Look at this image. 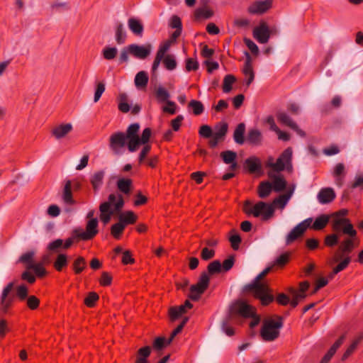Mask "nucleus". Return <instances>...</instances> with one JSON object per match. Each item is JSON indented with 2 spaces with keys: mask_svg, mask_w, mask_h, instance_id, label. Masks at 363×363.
<instances>
[{
  "mask_svg": "<svg viewBox=\"0 0 363 363\" xmlns=\"http://www.w3.org/2000/svg\"><path fill=\"white\" fill-rule=\"evenodd\" d=\"M331 227L333 231L342 232L343 235L348 236L341 242L333 257L332 262H337L344 256H350L354 249V240L357 238V232L349 218H337L333 219L331 222Z\"/></svg>",
  "mask_w": 363,
  "mask_h": 363,
  "instance_id": "nucleus-1",
  "label": "nucleus"
},
{
  "mask_svg": "<svg viewBox=\"0 0 363 363\" xmlns=\"http://www.w3.org/2000/svg\"><path fill=\"white\" fill-rule=\"evenodd\" d=\"M272 267L273 265L265 268L251 283L245 285L243 289L245 292H251L255 298L260 301L262 306H268L274 300L269 286L261 282V280L271 272Z\"/></svg>",
  "mask_w": 363,
  "mask_h": 363,
  "instance_id": "nucleus-2",
  "label": "nucleus"
},
{
  "mask_svg": "<svg viewBox=\"0 0 363 363\" xmlns=\"http://www.w3.org/2000/svg\"><path fill=\"white\" fill-rule=\"evenodd\" d=\"M124 199L121 194H111L106 201L99 205V218L104 225H107L114 213L121 212L124 206Z\"/></svg>",
  "mask_w": 363,
  "mask_h": 363,
  "instance_id": "nucleus-3",
  "label": "nucleus"
},
{
  "mask_svg": "<svg viewBox=\"0 0 363 363\" xmlns=\"http://www.w3.org/2000/svg\"><path fill=\"white\" fill-rule=\"evenodd\" d=\"M250 201H245L244 203L243 211L247 215H253L254 217L261 216L263 221L268 220L274 217V210L270 203L264 201H258L252 207Z\"/></svg>",
  "mask_w": 363,
  "mask_h": 363,
  "instance_id": "nucleus-4",
  "label": "nucleus"
},
{
  "mask_svg": "<svg viewBox=\"0 0 363 363\" xmlns=\"http://www.w3.org/2000/svg\"><path fill=\"white\" fill-rule=\"evenodd\" d=\"M277 320L269 318L263 321L260 330V335L263 340L271 342L279 337L280 335L279 330L283 327L284 322L281 316H277Z\"/></svg>",
  "mask_w": 363,
  "mask_h": 363,
  "instance_id": "nucleus-5",
  "label": "nucleus"
},
{
  "mask_svg": "<svg viewBox=\"0 0 363 363\" xmlns=\"http://www.w3.org/2000/svg\"><path fill=\"white\" fill-rule=\"evenodd\" d=\"M35 252L28 251L20 256L17 262L24 264L28 270H33L36 277L42 278L47 274V271L44 267L43 262L35 263Z\"/></svg>",
  "mask_w": 363,
  "mask_h": 363,
  "instance_id": "nucleus-6",
  "label": "nucleus"
},
{
  "mask_svg": "<svg viewBox=\"0 0 363 363\" xmlns=\"http://www.w3.org/2000/svg\"><path fill=\"white\" fill-rule=\"evenodd\" d=\"M256 308L254 306L242 299L235 301L229 307V313L231 316H240L245 319L252 316Z\"/></svg>",
  "mask_w": 363,
  "mask_h": 363,
  "instance_id": "nucleus-7",
  "label": "nucleus"
},
{
  "mask_svg": "<svg viewBox=\"0 0 363 363\" xmlns=\"http://www.w3.org/2000/svg\"><path fill=\"white\" fill-rule=\"evenodd\" d=\"M209 284L210 277L207 274V272H201L198 282L196 284H193L190 286L189 294L188 295L189 298L194 301H199L201 295L208 288Z\"/></svg>",
  "mask_w": 363,
  "mask_h": 363,
  "instance_id": "nucleus-8",
  "label": "nucleus"
},
{
  "mask_svg": "<svg viewBox=\"0 0 363 363\" xmlns=\"http://www.w3.org/2000/svg\"><path fill=\"white\" fill-rule=\"evenodd\" d=\"M291 159L292 150L288 147L282 152L276 162H273V158L269 157L267 167H271L274 172H279L284 170L288 165L291 166Z\"/></svg>",
  "mask_w": 363,
  "mask_h": 363,
  "instance_id": "nucleus-9",
  "label": "nucleus"
},
{
  "mask_svg": "<svg viewBox=\"0 0 363 363\" xmlns=\"http://www.w3.org/2000/svg\"><path fill=\"white\" fill-rule=\"evenodd\" d=\"M99 221L97 218L90 219L86 222L85 230L81 228H75L74 233L79 240L87 241L92 240L99 233Z\"/></svg>",
  "mask_w": 363,
  "mask_h": 363,
  "instance_id": "nucleus-10",
  "label": "nucleus"
},
{
  "mask_svg": "<svg viewBox=\"0 0 363 363\" xmlns=\"http://www.w3.org/2000/svg\"><path fill=\"white\" fill-rule=\"evenodd\" d=\"M14 282H9L3 289L0 297V312L3 314L8 313L15 301V295L11 294Z\"/></svg>",
  "mask_w": 363,
  "mask_h": 363,
  "instance_id": "nucleus-11",
  "label": "nucleus"
},
{
  "mask_svg": "<svg viewBox=\"0 0 363 363\" xmlns=\"http://www.w3.org/2000/svg\"><path fill=\"white\" fill-rule=\"evenodd\" d=\"M140 130V124L134 123L130 124L125 133V137L128 138V149L130 152H133L138 148V133Z\"/></svg>",
  "mask_w": 363,
  "mask_h": 363,
  "instance_id": "nucleus-12",
  "label": "nucleus"
},
{
  "mask_svg": "<svg viewBox=\"0 0 363 363\" xmlns=\"http://www.w3.org/2000/svg\"><path fill=\"white\" fill-rule=\"evenodd\" d=\"M272 30H269V27L267 23L262 21L259 26L255 27L253 30V37L261 44L267 43L271 36Z\"/></svg>",
  "mask_w": 363,
  "mask_h": 363,
  "instance_id": "nucleus-13",
  "label": "nucleus"
},
{
  "mask_svg": "<svg viewBox=\"0 0 363 363\" xmlns=\"http://www.w3.org/2000/svg\"><path fill=\"white\" fill-rule=\"evenodd\" d=\"M272 6V0L255 1L247 8V11L250 14L262 15L267 12Z\"/></svg>",
  "mask_w": 363,
  "mask_h": 363,
  "instance_id": "nucleus-14",
  "label": "nucleus"
},
{
  "mask_svg": "<svg viewBox=\"0 0 363 363\" xmlns=\"http://www.w3.org/2000/svg\"><path fill=\"white\" fill-rule=\"evenodd\" d=\"M128 138L123 132H116L112 134L109 139L110 148L116 154L120 151V149L123 147L126 144Z\"/></svg>",
  "mask_w": 363,
  "mask_h": 363,
  "instance_id": "nucleus-15",
  "label": "nucleus"
},
{
  "mask_svg": "<svg viewBox=\"0 0 363 363\" xmlns=\"http://www.w3.org/2000/svg\"><path fill=\"white\" fill-rule=\"evenodd\" d=\"M151 49L152 46L150 44L145 45L131 44L129 45L130 54L139 59H145L150 55Z\"/></svg>",
  "mask_w": 363,
  "mask_h": 363,
  "instance_id": "nucleus-16",
  "label": "nucleus"
},
{
  "mask_svg": "<svg viewBox=\"0 0 363 363\" xmlns=\"http://www.w3.org/2000/svg\"><path fill=\"white\" fill-rule=\"evenodd\" d=\"M335 193L332 188H323L317 195L318 200L321 204L331 203L335 199Z\"/></svg>",
  "mask_w": 363,
  "mask_h": 363,
  "instance_id": "nucleus-17",
  "label": "nucleus"
},
{
  "mask_svg": "<svg viewBox=\"0 0 363 363\" xmlns=\"http://www.w3.org/2000/svg\"><path fill=\"white\" fill-rule=\"evenodd\" d=\"M72 125L71 123H62L55 127L51 134L55 139L60 140L65 138L69 133L72 130Z\"/></svg>",
  "mask_w": 363,
  "mask_h": 363,
  "instance_id": "nucleus-18",
  "label": "nucleus"
},
{
  "mask_svg": "<svg viewBox=\"0 0 363 363\" xmlns=\"http://www.w3.org/2000/svg\"><path fill=\"white\" fill-rule=\"evenodd\" d=\"M268 177L272 179V189L276 192H280L286 187V181L281 175H276L271 172H268Z\"/></svg>",
  "mask_w": 363,
  "mask_h": 363,
  "instance_id": "nucleus-19",
  "label": "nucleus"
},
{
  "mask_svg": "<svg viewBox=\"0 0 363 363\" xmlns=\"http://www.w3.org/2000/svg\"><path fill=\"white\" fill-rule=\"evenodd\" d=\"M245 167L251 174L260 172L262 170V163L260 160L255 156L247 158L245 161Z\"/></svg>",
  "mask_w": 363,
  "mask_h": 363,
  "instance_id": "nucleus-20",
  "label": "nucleus"
},
{
  "mask_svg": "<svg viewBox=\"0 0 363 363\" xmlns=\"http://www.w3.org/2000/svg\"><path fill=\"white\" fill-rule=\"evenodd\" d=\"M292 194L293 190H289L286 194L279 195L278 197L275 198L272 203H270V205L273 206L274 211L276 208L283 209L291 197Z\"/></svg>",
  "mask_w": 363,
  "mask_h": 363,
  "instance_id": "nucleus-21",
  "label": "nucleus"
},
{
  "mask_svg": "<svg viewBox=\"0 0 363 363\" xmlns=\"http://www.w3.org/2000/svg\"><path fill=\"white\" fill-rule=\"evenodd\" d=\"M247 141L252 145H260L262 141V135L258 129L252 128L248 130Z\"/></svg>",
  "mask_w": 363,
  "mask_h": 363,
  "instance_id": "nucleus-22",
  "label": "nucleus"
},
{
  "mask_svg": "<svg viewBox=\"0 0 363 363\" xmlns=\"http://www.w3.org/2000/svg\"><path fill=\"white\" fill-rule=\"evenodd\" d=\"M62 199L65 203L67 205H74L75 201L72 196V182L70 180H67L63 189Z\"/></svg>",
  "mask_w": 363,
  "mask_h": 363,
  "instance_id": "nucleus-23",
  "label": "nucleus"
},
{
  "mask_svg": "<svg viewBox=\"0 0 363 363\" xmlns=\"http://www.w3.org/2000/svg\"><path fill=\"white\" fill-rule=\"evenodd\" d=\"M137 215L132 211H125L118 216V221L125 226L134 224L137 221Z\"/></svg>",
  "mask_w": 363,
  "mask_h": 363,
  "instance_id": "nucleus-24",
  "label": "nucleus"
},
{
  "mask_svg": "<svg viewBox=\"0 0 363 363\" xmlns=\"http://www.w3.org/2000/svg\"><path fill=\"white\" fill-rule=\"evenodd\" d=\"M305 232L301 228V225H296L286 235V245H290L295 240L303 236Z\"/></svg>",
  "mask_w": 363,
  "mask_h": 363,
  "instance_id": "nucleus-25",
  "label": "nucleus"
},
{
  "mask_svg": "<svg viewBox=\"0 0 363 363\" xmlns=\"http://www.w3.org/2000/svg\"><path fill=\"white\" fill-rule=\"evenodd\" d=\"M130 30L136 35L142 36L144 27L143 23L138 19L130 18L128 21Z\"/></svg>",
  "mask_w": 363,
  "mask_h": 363,
  "instance_id": "nucleus-26",
  "label": "nucleus"
},
{
  "mask_svg": "<svg viewBox=\"0 0 363 363\" xmlns=\"http://www.w3.org/2000/svg\"><path fill=\"white\" fill-rule=\"evenodd\" d=\"M272 190V184L268 181H264L259 183L257 194L259 198L265 199L269 196Z\"/></svg>",
  "mask_w": 363,
  "mask_h": 363,
  "instance_id": "nucleus-27",
  "label": "nucleus"
},
{
  "mask_svg": "<svg viewBox=\"0 0 363 363\" xmlns=\"http://www.w3.org/2000/svg\"><path fill=\"white\" fill-rule=\"evenodd\" d=\"M330 216L326 214H321L317 217L311 225V228L314 230H323L328 225Z\"/></svg>",
  "mask_w": 363,
  "mask_h": 363,
  "instance_id": "nucleus-28",
  "label": "nucleus"
},
{
  "mask_svg": "<svg viewBox=\"0 0 363 363\" xmlns=\"http://www.w3.org/2000/svg\"><path fill=\"white\" fill-rule=\"evenodd\" d=\"M68 265V256L66 254L60 253L57 255L53 262V267L57 272H62Z\"/></svg>",
  "mask_w": 363,
  "mask_h": 363,
  "instance_id": "nucleus-29",
  "label": "nucleus"
},
{
  "mask_svg": "<svg viewBox=\"0 0 363 363\" xmlns=\"http://www.w3.org/2000/svg\"><path fill=\"white\" fill-rule=\"evenodd\" d=\"M105 172L104 170L95 172L91 177L90 182L95 191H98L103 184Z\"/></svg>",
  "mask_w": 363,
  "mask_h": 363,
  "instance_id": "nucleus-30",
  "label": "nucleus"
},
{
  "mask_svg": "<svg viewBox=\"0 0 363 363\" xmlns=\"http://www.w3.org/2000/svg\"><path fill=\"white\" fill-rule=\"evenodd\" d=\"M132 184L133 182L130 179L121 178L117 182V188L121 192L129 194L131 191Z\"/></svg>",
  "mask_w": 363,
  "mask_h": 363,
  "instance_id": "nucleus-31",
  "label": "nucleus"
},
{
  "mask_svg": "<svg viewBox=\"0 0 363 363\" xmlns=\"http://www.w3.org/2000/svg\"><path fill=\"white\" fill-rule=\"evenodd\" d=\"M86 267V261L84 257L79 256L77 257L73 263L72 268L74 273L77 275L80 274Z\"/></svg>",
  "mask_w": 363,
  "mask_h": 363,
  "instance_id": "nucleus-32",
  "label": "nucleus"
},
{
  "mask_svg": "<svg viewBox=\"0 0 363 363\" xmlns=\"http://www.w3.org/2000/svg\"><path fill=\"white\" fill-rule=\"evenodd\" d=\"M245 132V125L243 123H239L233 133V138L236 143L242 145L245 142L244 134Z\"/></svg>",
  "mask_w": 363,
  "mask_h": 363,
  "instance_id": "nucleus-33",
  "label": "nucleus"
},
{
  "mask_svg": "<svg viewBox=\"0 0 363 363\" xmlns=\"http://www.w3.org/2000/svg\"><path fill=\"white\" fill-rule=\"evenodd\" d=\"M333 232L334 233L326 235L324 239V244L327 247H333L337 245L339 242L340 237L342 234V232Z\"/></svg>",
  "mask_w": 363,
  "mask_h": 363,
  "instance_id": "nucleus-34",
  "label": "nucleus"
},
{
  "mask_svg": "<svg viewBox=\"0 0 363 363\" xmlns=\"http://www.w3.org/2000/svg\"><path fill=\"white\" fill-rule=\"evenodd\" d=\"M277 118L281 123L289 127L290 128H297V124L286 113H278L277 114Z\"/></svg>",
  "mask_w": 363,
  "mask_h": 363,
  "instance_id": "nucleus-35",
  "label": "nucleus"
},
{
  "mask_svg": "<svg viewBox=\"0 0 363 363\" xmlns=\"http://www.w3.org/2000/svg\"><path fill=\"white\" fill-rule=\"evenodd\" d=\"M126 33L123 25L121 23H118L116 28V41L118 45L125 43L126 40Z\"/></svg>",
  "mask_w": 363,
  "mask_h": 363,
  "instance_id": "nucleus-36",
  "label": "nucleus"
},
{
  "mask_svg": "<svg viewBox=\"0 0 363 363\" xmlns=\"http://www.w3.org/2000/svg\"><path fill=\"white\" fill-rule=\"evenodd\" d=\"M128 96L125 93H121L118 96V108L122 113H128L130 110V106L128 103Z\"/></svg>",
  "mask_w": 363,
  "mask_h": 363,
  "instance_id": "nucleus-37",
  "label": "nucleus"
},
{
  "mask_svg": "<svg viewBox=\"0 0 363 363\" xmlns=\"http://www.w3.org/2000/svg\"><path fill=\"white\" fill-rule=\"evenodd\" d=\"M228 125L225 122H220L215 126V133L213 135L222 140L228 133Z\"/></svg>",
  "mask_w": 363,
  "mask_h": 363,
  "instance_id": "nucleus-38",
  "label": "nucleus"
},
{
  "mask_svg": "<svg viewBox=\"0 0 363 363\" xmlns=\"http://www.w3.org/2000/svg\"><path fill=\"white\" fill-rule=\"evenodd\" d=\"M213 16V11L206 8H198L194 11L195 19H208Z\"/></svg>",
  "mask_w": 363,
  "mask_h": 363,
  "instance_id": "nucleus-39",
  "label": "nucleus"
},
{
  "mask_svg": "<svg viewBox=\"0 0 363 363\" xmlns=\"http://www.w3.org/2000/svg\"><path fill=\"white\" fill-rule=\"evenodd\" d=\"M148 75L145 71L139 72L135 77V84L137 87H145L148 83Z\"/></svg>",
  "mask_w": 363,
  "mask_h": 363,
  "instance_id": "nucleus-40",
  "label": "nucleus"
},
{
  "mask_svg": "<svg viewBox=\"0 0 363 363\" xmlns=\"http://www.w3.org/2000/svg\"><path fill=\"white\" fill-rule=\"evenodd\" d=\"M186 312V310L182 305L179 306H172L169 310V318L172 321L176 320Z\"/></svg>",
  "mask_w": 363,
  "mask_h": 363,
  "instance_id": "nucleus-41",
  "label": "nucleus"
},
{
  "mask_svg": "<svg viewBox=\"0 0 363 363\" xmlns=\"http://www.w3.org/2000/svg\"><path fill=\"white\" fill-rule=\"evenodd\" d=\"M188 107L192 109L193 113L196 116L201 115L204 111V106L201 101L197 100H191Z\"/></svg>",
  "mask_w": 363,
  "mask_h": 363,
  "instance_id": "nucleus-42",
  "label": "nucleus"
},
{
  "mask_svg": "<svg viewBox=\"0 0 363 363\" xmlns=\"http://www.w3.org/2000/svg\"><path fill=\"white\" fill-rule=\"evenodd\" d=\"M222 271L221 263L219 260H214L207 266V274L208 276L218 274Z\"/></svg>",
  "mask_w": 363,
  "mask_h": 363,
  "instance_id": "nucleus-43",
  "label": "nucleus"
},
{
  "mask_svg": "<svg viewBox=\"0 0 363 363\" xmlns=\"http://www.w3.org/2000/svg\"><path fill=\"white\" fill-rule=\"evenodd\" d=\"M125 226L119 221L111 227V235L115 239H119L125 229Z\"/></svg>",
  "mask_w": 363,
  "mask_h": 363,
  "instance_id": "nucleus-44",
  "label": "nucleus"
},
{
  "mask_svg": "<svg viewBox=\"0 0 363 363\" xmlns=\"http://www.w3.org/2000/svg\"><path fill=\"white\" fill-rule=\"evenodd\" d=\"M236 78L232 74H227L223 79V91L224 93H228L232 90L233 84Z\"/></svg>",
  "mask_w": 363,
  "mask_h": 363,
  "instance_id": "nucleus-45",
  "label": "nucleus"
},
{
  "mask_svg": "<svg viewBox=\"0 0 363 363\" xmlns=\"http://www.w3.org/2000/svg\"><path fill=\"white\" fill-rule=\"evenodd\" d=\"M350 256H344L338 262V264L334 267V273H339L345 269L351 262Z\"/></svg>",
  "mask_w": 363,
  "mask_h": 363,
  "instance_id": "nucleus-46",
  "label": "nucleus"
},
{
  "mask_svg": "<svg viewBox=\"0 0 363 363\" xmlns=\"http://www.w3.org/2000/svg\"><path fill=\"white\" fill-rule=\"evenodd\" d=\"M290 291L293 295V298L290 301L292 308H296L298 305V303L307 296V295H303V293L297 292L294 289H291Z\"/></svg>",
  "mask_w": 363,
  "mask_h": 363,
  "instance_id": "nucleus-47",
  "label": "nucleus"
},
{
  "mask_svg": "<svg viewBox=\"0 0 363 363\" xmlns=\"http://www.w3.org/2000/svg\"><path fill=\"white\" fill-rule=\"evenodd\" d=\"M164 65L167 70H174L177 67V61L173 55H167L162 59Z\"/></svg>",
  "mask_w": 363,
  "mask_h": 363,
  "instance_id": "nucleus-48",
  "label": "nucleus"
},
{
  "mask_svg": "<svg viewBox=\"0 0 363 363\" xmlns=\"http://www.w3.org/2000/svg\"><path fill=\"white\" fill-rule=\"evenodd\" d=\"M152 135V130L150 128H146L143 130L141 136H138V147L140 145H149L148 142Z\"/></svg>",
  "mask_w": 363,
  "mask_h": 363,
  "instance_id": "nucleus-49",
  "label": "nucleus"
},
{
  "mask_svg": "<svg viewBox=\"0 0 363 363\" xmlns=\"http://www.w3.org/2000/svg\"><path fill=\"white\" fill-rule=\"evenodd\" d=\"M345 339V335H342L330 347V348L327 352V354L330 357H333V355L336 353L337 349L342 345L344 340Z\"/></svg>",
  "mask_w": 363,
  "mask_h": 363,
  "instance_id": "nucleus-50",
  "label": "nucleus"
},
{
  "mask_svg": "<svg viewBox=\"0 0 363 363\" xmlns=\"http://www.w3.org/2000/svg\"><path fill=\"white\" fill-rule=\"evenodd\" d=\"M220 157L225 164H229L235 160L237 154L232 150H226L220 153Z\"/></svg>",
  "mask_w": 363,
  "mask_h": 363,
  "instance_id": "nucleus-51",
  "label": "nucleus"
},
{
  "mask_svg": "<svg viewBox=\"0 0 363 363\" xmlns=\"http://www.w3.org/2000/svg\"><path fill=\"white\" fill-rule=\"evenodd\" d=\"M99 296L96 292H89L84 299V304L89 308H92L96 305V302L99 300Z\"/></svg>",
  "mask_w": 363,
  "mask_h": 363,
  "instance_id": "nucleus-52",
  "label": "nucleus"
},
{
  "mask_svg": "<svg viewBox=\"0 0 363 363\" xmlns=\"http://www.w3.org/2000/svg\"><path fill=\"white\" fill-rule=\"evenodd\" d=\"M246 60L244 64V67L242 69V72L245 76L250 74L251 73H254L252 66V59L250 54L246 52Z\"/></svg>",
  "mask_w": 363,
  "mask_h": 363,
  "instance_id": "nucleus-53",
  "label": "nucleus"
},
{
  "mask_svg": "<svg viewBox=\"0 0 363 363\" xmlns=\"http://www.w3.org/2000/svg\"><path fill=\"white\" fill-rule=\"evenodd\" d=\"M117 52L116 48L106 47L103 50V57L107 60H111L116 57Z\"/></svg>",
  "mask_w": 363,
  "mask_h": 363,
  "instance_id": "nucleus-54",
  "label": "nucleus"
},
{
  "mask_svg": "<svg viewBox=\"0 0 363 363\" xmlns=\"http://www.w3.org/2000/svg\"><path fill=\"white\" fill-rule=\"evenodd\" d=\"M290 254L289 252H284L280 255L274 262V265L279 267L285 266L289 261Z\"/></svg>",
  "mask_w": 363,
  "mask_h": 363,
  "instance_id": "nucleus-55",
  "label": "nucleus"
},
{
  "mask_svg": "<svg viewBox=\"0 0 363 363\" xmlns=\"http://www.w3.org/2000/svg\"><path fill=\"white\" fill-rule=\"evenodd\" d=\"M360 341V338H358L352 342V343L347 347L346 351L344 352V354L342 356V360L345 361L346 360L355 350V349L357 347V345L359 344Z\"/></svg>",
  "mask_w": 363,
  "mask_h": 363,
  "instance_id": "nucleus-56",
  "label": "nucleus"
},
{
  "mask_svg": "<svg viewBox=\"0 0 363 363\" xmlns=\"http://www.w3.org/2000/svg\"><path fill=\"white\" fill-rule=\"evenodd\" d=\"M60 248L63 249V240L60 238L50 242L47 247V249L51 252H57Z\"/></svg>",
  "mask_w": 363,
  "mask_h": 363,
  "instance_id": "nucleus-57",
  "label": "nucleus"
},
{
  "mask_svg": "<svg viewBox=\"0 0 363 363\" xmlns=\"http://www.w3.org/2000/svg\"><path fill=\"white\" fill-rule=\"evenodd\" d=\"M151 350L152 349L150 346H145L140 348L137 352L136 358L148 360L147 358L150 355Z\"/></svg>",
  "mask_w": 363,
  "mask_h": 363,
  "instance_id": "nucleus-58",
  "label": "nucleus"
},
{
  "mask_svg": "<svg viewBox=\"0 0 363 363\" xmlns=\"http://www.w3.org/2000/svg\"><path fill=\"white\" fill-rule=\"evenodd\" d=\"M28 289L24 284H21L16 288V296L21 301H24L28 297Z\"/></svg>",
  "mask_w": 363,
  "mask_h": 363,
  "instance_id": "nucleus-59",
  "label": "nucleus"
},
{
  "mask_svg": "<svg viewBox=\"0 0 363 363\" xmlns=\"http://www.w3.org/2000/svg\"><path fill=\"white\" fill-rule=\"evenodd\" d=\"M166 346V339L164 337H157L152 342V348L157 351L162 350Z\"/></svg>",
  "mask_w": 363,
  "mask_h": 363,
  "instance_id": "nucleus-60",
  "label": "nucleus"
},
{
  "mask_svg": "<svg viewBox=\"0 0 363 363\" xmlns=\"http://www.w3.org/2000/svg\"><path fill=\"white\" fill-rule=\"evenodd\" d=\"M235 255H230L226 259L223 261V264H221L222 270L224 272L230 271L233 268L235 264Z\"/></svg>",
  "mask_w": 363,
  "mask_h": 363,
  "instance_id": "nucleus-61",
  "label": "nucleus"
},
{
  "mask_svg": "<svg viewBox=\"0 0 363 363\" xmlns=\"http://www.w3.org/2000/svg\"><path fill=\"white\" fill-rule=\"evenodd\" d=\"M169 96V92L163 87H159L156 91V97L160 101L167 102Z\"/></svg>",
  "mask_w": 363,
  "mask_h": 363,
  "instance_id": "nucleus-62",
  "label": "nucleus"
},
{
  "mask_svg": "<svg viewBox=\"0 0 363 363\" xmlns=\"http://www.w3.org/2000/svg\"><path fill=\"white\" fill-rule=\"evenodd\" d=\"M199 65L196 59L187 58L186 60V70L187 72L196 71L199 69Z\"/></svg>",
  "mask_w": 363,
  "mask_h": 363,
  "instance_id": "nucleus-63",
  "label": "nucleus"
},
{
  "mask_svg": "<svg viewBox=\"0 0 363 363\" xmlns=\"http://www.w3.org/2000/svg\"><path fill=\"white\" fill-rule=\"evenodd\" d=\"M27 306L30 310H35L39 307L40 299L35 296H29L27 298Z\"/></svg>",
  "mask_w": 363,
  "mask_h": 363,
  "instance_id": "nucleus-64",
  "label": "nucleus"
}]
</instances>
